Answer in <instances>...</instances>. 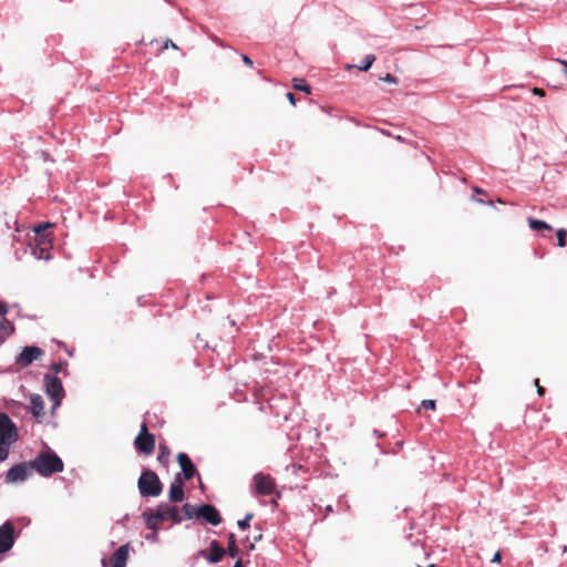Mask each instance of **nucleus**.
I'll use <instances>...</instances> for the list:
<instances>
[{"instance_id": "1", "label": "nucleus", "mask_w": 567, "mask_h": 567, "mask_svg": "<svg viewBox=\"0 0 567 567\" xmlns=\"http://www.w3.org/2000/svg\"><path fill=\"white\" fill-rule=\"evenodd\" d=\"M30 466L41 476L50 477L55 473H60L64 468L63 461L53 451L40 452L31 462Z\"/></svg>"}, {"instance_id": "2", "label": "nucleus", "mask_w": 567, "mask_h": 567, "mask_svg": "<svg viewBox=\"0 0 567 567\" xmlns=\"http://www.w3.org/2000/svg\"><path fill=\"white\" fill-rule=\"evenodd\" d=\"M19 432L14 422L4 412H0V462L8 458L11 446L18 442Z\"/></svg>"}, {"instance_id": "3", "label": "nucleus", "mask_w": 567, "mask_h": 567, "mask_svg": "<svg viewBox=\"0 0 567 567\" xmlns=\"http://www.w3.org/2000/svg\"><path fill=\"white\" fill-rule=\"evenodd\" d=\"M143 516L145 518L146 527L153 530H156L158 525L166 519H171L174 524H179L184 518L181 516L176 506L167 503L158 504L155 512H145Z\"/></svg>"}, {"instance_id": "4", "label": "nucleus", "mask_w": 567, "mask_h": 567, "mask_svg": "<svg viewBox=\"0 0 567 567\" xmlns=\"http://www.w3.org/2000/svg\"><path fill=\"white\" fill-rule=\"evenodd\" d=\"M51 223L40 224L34 228V241L31 245V252L37 259H51L52 239L47 233V229L51 227Z\"/></svg>"}, {"instance_id": "5", "label": "nucleus", "mask_w": 567, "mask_h": 567, "mask_svg": "<svg viewBox=\"0 0 567 567\" xmlns=\"http://www.w3.org/2000/svg\"><path fill=\"white\" fill-rule=\"evenodd\" d=\"M137 487L143 497L159 496L163 491V484L157 474L151 470H144L138 478Z\"/></svg>"}, {"instance_id": "6", "label": "nucleus", "mask_w": 567, "mask_h": 567, "mask_svg": "<svg viewBox=\"0 0 567 567\" xmlns=\"http://www.w3.org/2000/svg\"><path fill=\"white\" fill-rule=\"evenodd\" d=\"M275 480L269 474L259 472L252 476L251 493L255 496H269L275 492Z\"/></svg>"}, {"instance_id": "7", "label": "nucleus", "mask_w": 567, "mask_h": 567, "mask_svg": "<svg viewBox=\"0 0 567 567\" xmlns=\"http://www.w3.org/2000/svg\"><path fill=\"white\" fill-rule=\"evenodd\" d=\"M43 383L47 395L54 402L53 408L60 405L64 396V389L61 379L56 375L45 374Z\"/></svg>"}, {"instance_id": "8", "label": "nucleus", "mask_w": 567, "mask_h": 567, "mask_svg": "<svg viewBox=\"0 0 567 567\" xmlns=\"http://www.w3.org/2000/svg\"><path fill=\"white\" fill-rule=\"evenodd\" d=\"M134 446L138 452L144 453L145 455L152 454L155 449V436L148 432L147 424L145 422L141 425V431L135 437Z\"/></svg>"}, {"instance_id": "9", "label": "nucleus", "mask_w": 567, "mask_h": 567, "mask_svg": "<svg viewBox=\"0 0 567 567\" xmlns=\"http://www.w3.org/2000/svg\"><path fill=\"white\" fill-rule=\"evenodd\" d=\"M43 350L37 346H27L16 358V364L20 367H28L34 360L40 359L43 355Z\"/></svg>"}, {"instance_id": "10", "label": "nucleus", "mask_w": 567, "mask_h": 567, "mask_svg": "<svg viewBox=\"0 0 567 567\" xmlns=\"http://www.w3.org/2000/svg\"><path fill=\"white\" fill-rule=\"evenodd\" d=\"M30 468V463L16 464L7 472L4 480L7 483H22L28 478Z\"/></svg>"}, {"instance_id": "11", "label": "nucleus", "mask_w": 567, "mask_h": 567, "mask_svg": "<svg viewBox=\"0 0 567 567\" xmlns=\"http://www.w3.org/2000/svg\"><path fill=\"white\" fill-rule=\"evenodd\" d=\"M196 518H203L206 523L217 526L221 523L218 509L210 504H203L196 509Z\"/></svg>"}, {"instance_id": "12", "label": "nucleus", "mask_w": 567, "mask_h": 567, "mask_svg": "<svg viewBox=\"0 0 567 567\" xmlns=\"http://www.w3.org/2000/svg\"><path fill=\"white\" fill-rule=\"evenodd\" d=\"M14 527L12 523L6 522L0 526V554L9 551L14 545Z\"/></svg>"}, {"instance_id": "13", "label": "nucleus", "mask_w": 567, "mask_h": 567, "mask_svg": "<svg viewBox=\"0 0 567 567\" xmlns=\"http://www.w3.org/2000/svg\"><path fill=\"white\" fill-rule=\"evenodd\" d=\"M177 461L182 468V472L179 474H182L183 481L184 480L188 481V480L193 478L194 475L196 474V467L193 464L189 456L186 453L181 452L177 455Z\"/></svg>"}, {"instance_id": "14", "label": "nucleus", "mask_w": 567, "mask_h": 567, "mask_svg": "<svg viewBox=\"0 0 567 567\" xmlns=\"http://www.w3.org/2000/svg\"><path fill=\"white\" fill-rule=\"evenodd\" d=\"M226 554V549L223 548L216 539L210 542L208 555H206L204 550L200 551V555L205 557L209 564L219 563Z\"/></svg>"}, {"instance_id": "15", "label": "nucleus", "mask_w": 567, "mask_h": 567, "mask_svg": "<svg viewBox=\"0 0 567 567\" xmlns=\"http://www.w3.org/2000/svg\"><path fill=\"white\" fill-rule=\"evenodd\" d=\"M168 498L173 503H181L185 498V493L183 489V478L182 474H176L173 483L169 486Z\"/></svg>"}, {"instance_id": "16", "label": "nucleus", "mask_w": 567, "mask_h": 567, "mask_svg": "<svg viewBox=\"0 0 567 567\" xmlns=\"http://www.w3.org/2000/svg\"><path fill=\"white\" fill-rule=\"evenodd\" d=\"M131 545L126 543L120 546L111 556L112 567H125L130 556Z\"/></svg>"}, {"instance_id": "17", "label": "nucleus", "mask_w": 567, "mask_h": 567, "mask_svg": "<svg viewBox=\"0 0 567 567\" xmlns=\"http://www.w3.org/2000/svg\"><path fill=\"white\" fill-rule=\"evenodd\" d=\"M31 413L35 417H42L44 415V401L40 394H33L30 399Z\"/></svg>"}, {"instance_id": "18", "label": "nucleus", "mask_w": 567, "mask_h": 567, "mask_svg": "<svg viewBox=\"0 0 567 567\" xmlns=\"http://www.w3.org/2000/svg\"><path fill=\"white\" fill-rule=\"evenodd\" d=\"M13 332L14 326L10 320L3 319L2 321H0V342H3Z\"/></svg>"}, {"instance_id": "19", "label": "nucleus", "mask_w": 567, "mask_h": 567, "mask_svg": "<svg viewBox=\"0 0 567 567\" xmlns=\"http://www.w3.org/2000/svg\"><path fill=\"white\" fill-rule=\"evenodd\" d=\"M528 225L535 231H539V230L550 231L551 230V226L548 225L546 221L535 219V218H528Z\"/></svg>"}, {"instance_id": "20", "label": "nucleus", "mask_w": 567, "mask_h": 567, "mask_svg": "<svg viewBox=\"0 0 567 567\" xmlns=\"http://www.w3.org/2000/svg\"><path fill=\"white\" fill-rule=\"evenodd\" d=\"M226 551L233 558H235L239 553V548L236 544V536L234 533H230L228 535V547H227Z\"/></svg>"}, {"instance_id": "21", "label": "nucleus", "mask_w": 567, "mask_h": 567, "mask_svg": "<svg viewBox=\"0 0 567 567\" xmlns=\"http://www.w3.org/2000/svg\"><path fill=\"white\" fill-rule=\"evenodd\" d=\"M169 455L171 450L168 449V446L166 444H159L157 461L163 465H167Z\"/></svg>"}, {"instance_id": "22", "label": "nucleus", "mask_w": 567, "mask_h": 567, "mask_svg": "<svg viewBox=\"0 0 567 567\" xmlns=\"http://www.w3.org/2000/svg\"><path fill=\"white\" fill-rule=\"evenodd\" d=\"M375 61V56L373 54H367L363 59V61L361 62L360 65H358V69L360 71H368L371 65L373 64V62Z\"/></svg>"}, {"instance_id": "23", "label": "nucleus", "mask_w": 567, "mask_h": 567, "mask_svg": "<svg viewBox=\"0 0 567 567\" xmlns=\"http://www.w3.org/2000/svg\"><path fill=\"white\" fill-rule=\"evenodd\" d=\"M293 87L296 90H298V91H302V92H306V93H310L311 92L310 86L302 79H295L293 80Z\"/></svg>"}, {"instance_id": "24", "label": "nucleus", "mask_w": 567, "mask_h": 567, "mask_svg": "<svg viewBox=\"0 0 567 567\" xmlns=\"http://www.w3.org/2000/svg\"><path fill=\"white\" fill-rule=\"evenodd\" d=\"M196 509L193 505L190 504H184L183 505V512L185 514V518L187 519H192L194 517H196Z\"/></svg>"}, {"instance_id": "25", "label": "nucleus", "mask_w": 567, "mask_h": 567, "mask_svg": "<svg viewBox=\"0 0 567 567\" xmlns=\"http://www.w3.org/2000/svg\"><path fill=\"white\" fill-rule=\"evenodd\" d=\"M252 516L254 515L251 513H247L243 519H239L237 522L238 527L243 530L247 529L250 526V520H251Z\"/></svg>"}, {"instance_id": "26", "label": "nucleus", "mask_w": 567, "mask_h": 567, "mask_svg": "<svg viewBox=\"0 0 567 567\" xmlns=\"http://www.w3.org/2000/svg\"><path fill=\"white\" fill-rule=\"evenodd\" d=\"M556 235H557V246L565 247L566 246V230L558 229Z\"/></svg>"}, {"instance_id": "27", "label": "nucleus", "mask_w": 567, "mask_h": 567, "mask_svg": "<svg viewBox=\"0 0 567 567\" xmlns=\"http://www.w3.org/2000/svg\"><path fill=\"white\" fill-rule=\"evenodd\" d=\"M422 408L425 410H434L435 409V401L434 400H423L421 403Z\"/></svg>"}, {"instance_id": "28", "label": "nucleus", "mask_w": 567, "mask_h": 567, "mask_svg": "<svg viewBox=\"0 0 567 567\" xmlns=\"http://www.w3.org/2000/svg\"><path fill=\"white\" fill-rule=\"evenodd\" d=\"M381 80L384 81V82H388V83H398V79L394 75L390 74V73H388L384 76H382Z\"/></svg>"}, {"instance_id": "29", "label": "nucleus", "mask_w": 567, "mask_h": 567, "mask_svg": "<svg viewBox=\"0 0 567 567\" xmlns=\"http://www.w3.org/2000/svg\"><path fill=\"white\" fill-rule=\"evenodd\" d=\"M62 365H63V362H54L53 364H51L50 369L56 374V373L61 372Z\"/></svg>"}, {"instance_id": "30", "label": "nucleus", "mask_w": 567, "mask_h": 567, "mask_svg": "<svg viewBox=\"0 0 567 567\" xmlns=\"http://www.w3.org/2000/svg\"><path fill=\"white\" fill-rule=\"evenodd\" d=\"M8 312V305L6 302H0V317L7 315Z\"/></svg>"}, {"instance_id": "31", "label": "nucleus", "mask_w": 567, "mask_h": 567, "mask_svg": "<svg viewBox=\"0 0 567 567\" xmlns=\"http://www.w3.org/2000/svg\"><path fill=\"white\" fill-rule=\"evenodd\" d=\"M501 560H502V554H501V551H496V553L494 554V556H493V558H492V560H491V561H492V563H501Z\"/></svg>"}, {"instance_id": "32", "label": "nucleus", "mask_w": 567, "mask_h": 567, "mask_svg": "<svg viewBox=\"0 0 567 567\" xmlns=\"http://www.w3.org/2000/svg\"><path fill=\"white\" fill-rule=\"evenodd\" d=\"M532 92H533L534 95H538V96H544L545 95V91L543 89H539V87H534Z\"/></svg>"}, {"instance_id": "33", "label": "nucleus", "mask_w": 567, "mask_h": 567, "mask_svg": "<svg viewBox=\"0 0 567 567\" xmlns=\"http://www.w3.org/2000/svg\"><path fill=\"white\" fill-rule=\"evenodd\" d=\"M241 59H243V62H244L246 65H249V66H251V65H252V60H251L248 55L243 54Z\"/></svg>"}, {"instance_id": "34", "label": "nucleus", "mask_w": 567, "mask_h": 567, "mask_svg": "<svg viewBox=\"0 0 567 567\" xmlns=\"http://www.w3.org/2000/svg\"><path fill=\"white\" fill-rule=\"evenodd\" d=\"M287 99H288V101H289L292 105H296V97H295V94H293V93L288 92V93H287Z\"/></svg>"}, {"instance_id": "35", "label": "nucleus", "mask_w": 567, "mask_h": 567, "mask_svg": "<svg viewBox=\"0 0 567 567\" xmlns=\"http://www.w3.org/2000/svg\"><path fill=\"white\" fill-rule=\"evenodd\" d=\"M535 384L537 385V392H538V394H539V395H543V394H544V392H545V389H544L543 386H540V385H539V380H538V379H536V380H535Z\"/></svg>"}, {"instance_id": "36", "label": "nucleus", "mask_w": 567, "mask_h": 567, "mask_svg": "<svg viewBox=\"0 0 567 567\" xmlns=\"http://www.w3.org/2000/svg\"><path fill=\"white\" fill-rule=\"evenodd\" d=\"M168 47H171L173 49H177V45L172 40H167L165 42L164 48L167 49Z\"/></svg>"}, {"instance_id": "37", "label": "nucleus", "mask_w": 567, "mask_h": 567, "mask_svg": "<svg viewBox=\"0 0 567 567\" xmlns=\"http://www.w3.org/2000/svg\"><path fill=\"white\" fill-rule=\"evenodd\" d=\"M234 567H244V566H243L241 560H240V559H238V560L235 563Z\"/></svg>"}, {"instance_id": "38", "label": "nucleus", "mask_w": 567, "mask_h": 567, "mask_svg": "<svg viewBox=\"0 0 567 567\" xmlns=\"http://www.w3.org/2000/svg\"><path fill=\"white\" fill-rule=\"evenodd\" d=\"M374 434H375L378 437L383 436V434H382V433H380L378 430H374Z\"/></svg>"}, {"instance_id": "39", "label": "nucleus", "mask_w": 567, "mask_h": 567, "mask_svg": "<svg viewBox=\"0 0 567 567\" xmlns=\"http://www.w3.org/2000/svg\"><path fill=\"white\" fill-rule=\"evenodd\" d=\"M326 511H327L328 513L332 512V506H331V505H328V506H327V508H326Z\"/></svg>"}, {"instance_id": "40", "label": "nucleus", "mask_w": 567, "mask_h": 567, "mask_svg": "<svg viewBox=\"0 0 567 567\" xmlns=\"http://www.w3.org/2000/svg\"><path fill=\"white\" fill-rule=\"evenodd\" d=\"M565 66H567V61H560Z\"/></svg>"}, {"instance_id": "41", "label": "nucleus", "mask_w": 567, "mask_h": 567, "mask_svg": "<svg viewBox=\"0 0 567 567\" xmlns=\"http://www.w3.org/2000/svg\"><path fill=\"white\" fill-rule=\"evenodd\" d=\"M102 565H103V566H105V565H106L105 559H102Z\"/></svg>"}, {"instance_id": "42", "label": "nucleus", "mask_w": 567, "mask_h": 567, "mask_svg": "<svg viewBox=\"0 0 567 567\" xmlns=\"http://www.w3.org/2000/svg\"><path fill=\"white\" fill-rule=\"evenodd\" d=\"M427 567H435V565H434V564H431V565H429Z\"/></svg>"}]
</instances>
